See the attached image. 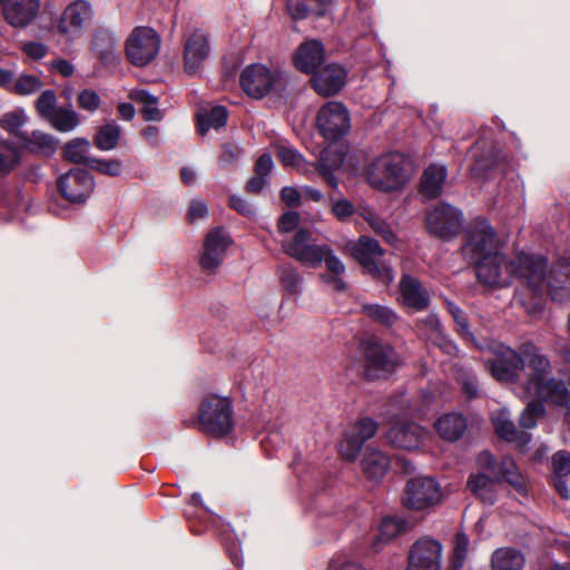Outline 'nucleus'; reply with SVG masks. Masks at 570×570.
I'll return each instance as SVG.
<instances>
[{"instance_id": "nucleus-41", "label": "nucleus", "mask_w": 570, "mask_h": 570, "mask_svg": "<svg viewBox=\"0 0 570 570\" xmlns=\"http://www.w3.org/2000/svg\"><path fill=\"white\" fill-rule=\"evenodd\" d=\"M89 146L90 142L87 138H73L62 147V157L69 163L87 166V160L91 157H87L85 153Z\"/></svg>"}, {"instance_id": "nucleus-44", "label": "nucleus", "mask_w": 570, "mask_h": 570, "mask_svg": "<svg viewBox=\"0 0 570 570\" xmlns=\"http://www.w3.org/2000/svg\"><path fill=\"white\" fill-rule=\"evenodd\" d=\"M19 161V150L6 141H0V177L9 175Z\"/></svg>"}, {"instance_id": "nucleus-61", "label": "nucleus", "mask_w": 570, "mask_h": 570, "mask_svg": "<svg viewBox=\"0 0 570 570\" xmlns=\"http://www.w3.org/2000/svg\"><path fill=\"white\" fill-rule=\"evenodd\" d=\"M24 122L22 112H7L0 118V127L9 132L20 128Z\"/></svg>"}, {"instance_id": "nucleus-6", "label": "nucleus", "mask_w": 570, "mask_h": 570, "mask_svg": "<svg viewBox=\"0 0 570 570\" xmlns=\"http://www.w3.org/2000/svg\"><path fill=\"white\" fill-rule=\"evenodd\" d=\"M361 347L364 356V375L368 381L392 374L400 363L394 347L377 337L362 341Z\"/></svg>"}, {"instance_id": "nucleus-64", "label": "nucleus", "mask_w": 570, "mask_h": 570, "mask_svg": "<svg viewBox=\"0 0 570 570\" xmlns=\"http://www.w3.org/2000/svg\"><path fill=\"white\" fill-rule=\"evenodd\" d=\"M327 570H366L362 564L356 561L346 559L342 556L333 558Z\"/></svg>"}, {"instance_id": "nucleus-35", "label": "nucleus", "mask_w": 570, "mask_h": 570, "mask_svg": "<svg viewBox=\"0 0 570 570\" xmlns=\"http://www.w3.org/2000/svg\"><path fill=\"white\" fill-rule=\"evenodd\" d=\"M228 110L226 107L217 105L209 111L197 115V130L204 136L210 128L219 129L226 126Z\"/></svg>"}, {"instance_id": "nucleus-34", "label": "nucleus", "mask_w": 570, "mask_h": 570, "mask_svg": "<svg viewBox=\"0 0 570 570\" xmlns=\"http://www.w3.org/2000/svg\"><path fill=\"white\" fill-rule=\"evenodd\" d=\"M492 570H522L524 556L513 548H499L491 557Z\"/></svg>"}, {"instance_id": "nucleus-10", "label": "nucleus", "mask_w": 570, "mask_h": 570, "mask_svg": "<svg viewBox=\"0 0 570 570\" xmlns=\"http://www.w3.org/2000/svg\"><path fill=\"white\" fill-rule=\"evenodd\" d=\"M463 220L460 209L448 203H440L426 212L425 228L430 235L441 240H450L462 232Z\"/></svg>"}, {"instance_id": "nucleus-7", "label": "nucleus", "mask_w": 570, "mask_h": 570, "mask_svg": "<svg viewBox=\"0 0 570 570\" xmlns=\"http://www.w3.org/2000/svg\"><path fill=\"white\" fill-rule=\"evenodd\" d=\"M351 252L365 274L382 284L389 285L392 283L394 277L392 268L376 259V257H382L385 254L376 239L363 235L352 246Z\"/></svg>"}, {"instance_id": "nucleus-11", "label": "nucleus", "mask_w": 570, "mask_h": 570, "mask_svg": "<svg viewBox=\"0 0 570 570\" xmlns=\"http://www.w3.org/2000/svg\"><path fill=\"white\" fill-rule=\"evenodd\" d=\"M316 127L325 140L330 142L340 141L351 129L348 109L340 101L326 102L317 112Z\"/></svg>"}, {"instance_id": "nucleus-50", "label": "nucleus", "mask_w": 570, "mask_h": 570, "mask_svg": "<svg viewBox=\"0 0 570 570\" xmlns=\"http://www.w3.org/2000/svg\"><path fill=\"white\" fill-rule=\"evenodd\" d=\"M276 156L284 166L299 168L304 163V156L293 147L281 145L276 149Z\"/></svg>"}, {"instance_id": "nucleus-24", "label": "nucleus", "mask_w": 570, "mask_h": 570, "mask_svg": "<svg viewBox=\"0 0 570 570\" xmlns=\"http://www.w3.org/2000/svg\"><path fill=\"white\" fill-rule=\"evenodd\" d=\"M399 289L404 305L415 311H425L430 305V297L421 282L410 274H403Z\"/></svg>"}, {"instance_id": "nucleus-33", "label": "nucleus", "mask_w": 570, "mask_h": 570, "mask_svg": "<svg viewBox=\"0 0 570 570\" xmlns=\"http://www.w3.org/2000/svg\"><path fill=\"white\" fill-rule=\"evenodd\" d=\"M326 271L320 274L321 279L334 292L343 293L347 289V284L343 279L345 265L336 255H328L325 259Z\"/></svg>"}, {"instance_id": "nucleus-5", "label": "nucleus", "mask_w": 570, "mask_h": 570, "mask_svg": "<svg viewBox=\"0 0 570 570\" xmlns=\"http://www.w3.org/2000/svg\"><path fill=\"white\" fill-rule=\"evenodd\" d=\"M501 246L494 227L484 217L470 222L464 230L461 253L469 264H473Z\"/></svg>"}, {"instance_id": "nucleus-63", "label": "nucleus", "mask_w": 570, "mask_h": 570, "mask_svg": "<svg viewBox=\"0 0 570 570\" xmlns=\"http://www.w3.org/2000/svg\"><path fill=\"white\" fill-rule=\"evenodd\" d=\"M273 166L274 164L272 155L268 153H264L257 158L254 166V173L255 175L267 179V177L272 173Z\"/></svg>"}, {"instance_id": "nucleus-39", "label": "nucleus", "mask_w": 570, "mask_h": 570, "mask_svg": "<svg viewBox=\"0 0 570 570\" xmlns=\"http://www.w3.org/2000/svg\"><path fill=\"white\" fill-rule=\"evenodd\" d=\"M120 135V127L115 122H108L98 128L94 137V145L99 150H111L118 145Z\"/></svg>"}, {"instance_id": "nucleus-62", "label": "nucleus", "mask_w": 570, "mask_h": 570, "mask_svg": "<svg viewBox=\"0 0 570 570\" xmlns=\"http://www.w3.org/2000/svg\"><path fill=\"white\" fill-rule=\"evenodd\" d=\"M332 212L340 220H346L355 213L354 205L347 199H341L333 204Z\"/></svg>"}, {"instance_id": "nucleus-56", "label": "nucleus", "mask_w": 570, "mask_h": 570, "mask_svg": "<svg viewBox=\"0 0 570 570\" xmlns=\"http://www.w3.org/2000/svg\"><path fill=\"white\" fill-rule=\"evenodd\" d=\"M77 101L79 108L90 112L96 111L101 102L99 95L92 89L81 90L78 95Z\"/></svg>"}, {"instance_id": "nucleus-1", "label": "nucleus", "mask_w": 570, "mask_h": 570, "mask_svg": "<svg viewBox=\"0 0 570 570\" xmlns=\"http://www.w3.org/2000/svg\"><path fill=\"white\" fill-rule=\"evenodd\" d=\"M480 283L490 287H508L515 278L512 305L522 308L528 315L534 314V255L518 253L513 259L495 249L472 264Z\"/></svg>"}, {"instance_id": "nucleus-58", "label": "nucleus", "mask_w": 570, "mask_h": 570, "mask_svg": "<svg viewBox=\"0 0 570 570\" xmlns=\"http://www.w3.org/2000/svg\"><path fill=\"white\" fill-rule=\"evenodd\" d=\"M242 149L233 144V142H225L222 145V153L218 158V163L222 167H227L229 165H233L240 156Z\"/></svg>"}, {"instance_id": "nucleus-43", "label": "nucleus", "mask_w": 570, "mask_h": 570, "mask_svg": "<svg viewBox=\"0 0 570 570\" xmlns=\"http://www.w3.org/2000/svg\"><path fill=\"white\" fill-rule=\"evenodd\" d=\"M362 313L383 326H392L397 321V315L393 309L380 304H364Z\"/></svg>"}, {"instance_id": "nucleus-17", "label": "nucleus", "mask_w": 570, "mask_h": 570, "mask_svg": "<svg viewBox=\"0 0 570 570\" xmlns=\"http://www.w3.org/2000/svg\"><path fill=\"white\" fill-rule=\"evenodd\" d=\"M441 543L430 538H423L411 547L406 570H441Z\"/></svg>"}, {"instance_id": "nucleus-37", "label": "nucleus", "mask_w": 570, "mask_h": 570, "mask_svg": "<svg viewBox=\"0 0 570 570\" xmlns=\"http://www.w3.org/2000/svg\"><path fill=\"white\" fill-rule=\"evenodd\" d=\"M554 487L562 498H569V489L563 478L570 474V453L559 451L552 458Z\"/></svg>"}, {"instance_id": "nucleus-2", "label": "nucleus", "mask_w": 570, "mask_h": 570, "mask_svg": "<svg viewBox=\"0 0 570 570\" xmlns=\"http://www.w3.org/2000/svg\"><path fill=\"white\" fill-rule=\"evenodd\" d=\"M485 367L490 374L501 383H523V392L528 397L527 406L519 417V424L523 429L534 426V344L527 342L519 351L505 345H499L494 350V357L485 361Z\"/></svg>"}, {"instance_id": "nucleus-40", "label": "nucleus", "mask_w": 570, "mask_h": 570, "mask_svg": "<svg viewBox=\"0 0 570 570\" xmlns=\"http://www.w3.org/2000/svg\"><path fill=\"white\" fill-rule=\"evenodd\" d=\"M328 255H334L332 248L327 245H308L307 247L301 248L299 252L295 250L293 258L309 264L312 267H317Z\"/></svg>"}, {"instance_id": "nucleus-3", "label": "nucleus", "mask_w": 570, "mask_h": 570, "mask_svg": "<svg viewBox=\"0 0 570 570\" xmlns=\"http://www.w3.org/2000/svg\"><path fill=\"white\" fill-rule=\"evenodd\" d=\"M198 429L215 439H223L234 430L233 402L227 396L206 395L197 412Z\"/></svg>"}, {"instance_id": "nucleus-22", "label": "nucleus", "mask_w": 570, "mask_h": 570, "mask_svg": "<svg viewBox=\"0 0 570 570\" xmlns=\"http://www.w3.org/2000/svg\"><path fill=\"white\" fill-rule=\"evenodd\" d=\"M39 8V0H7L3 17L11 27L26 28L38 16Z\"/></svg>"}, {"instance_id": "nucleus-29", "label": "nucleus", "mask_w": 570, "mask_h": 570, "mask_svg": "<svg viewBox=\"0 0 570 570\" xmlns=\"http://www.w3.org/2000/svg\"><path fill=\"white\" fill-rule=\"evenodd\" d=\"M361 463L366 479L379 482L389 471L391 459L380 450L367 449Z\"/></svg>"}, {"instance_id": "nucleus-14", "label": "nucleus", "mask_w": 570, "mask_h": 570, "mask_svg": "<svg viewBox=\"0 0 570 570\" xmlns=\"http://www.w3.org/2000/svg\"><path fill=\"white\" fill-rule=\"evenodd\" d=\"M537 286L539 279L546 281L551 298L563 302L570 298V257H562L549 271L547 276L548 261L546 257L537 256Z\"/></svg>"}, {"instance_id": "nucleus-47", "label": "nucleus", "mask_w": 570, "mask_h": 570, "mask_svg": "<svg viewBox=\"0 0 570 570\" xmlns=\"http://www.w3.org/2000/svg\"><path fill=\"white\" fill-rule=\"evenodd\" d=\"M36 109L41 118L49 120L58 110L56 92L50 89L42 91L36 101Z\"/></svg>"}, {"instance_id": "nucleus-26", "label": "nucleus", "mask_w": 570, "mask_h": 570, "mask_svg": "<svg viewBox=\"0 0 570 570\" xmlns=\"http://www.w3.org/2000/svg\"><path fill=\"white\" fill-rule=\"evenodd\" d=\"M492 423L500 439L514 443L518 448H523L531 440V434L525 431H519L504 410L499 411L492 419Z\"/></svg>"}, {"instance_id": "nucleus-20", "label": "nucleus", "mask_w": 570, "mask_h": 570, "mask_svg": "<svg viewBox=\"0 0 570 570\" xmlns=\"http://www.w3.org/2000/svg\"><path fill=\"white\" fill-rule=\"evenodd\" d=\"M91 49L104 67H115L120 61L119 39L108 29L99 28L94 32Z\"/></svg>"}, {"instance_id": "nucleus-30", "label": "nucleus", "mask_w": 570, "mask_h": 570, "mask_svg": "<svg viewBox=\"0 0 570 570\" xmlns=\"http://www.w3.org/2000/svg\"><path fill=\"white\" fill-rule=\"evenodd\" d=\"M498 483H500L499 476L492 478L484 473H478L469 476L466 485L484 504L493 505L497 501Z\"/></svg>"}, {"instance_id": "nucleus-53", "label": "nucleus", "mask_w": 570, "mask_h": 570, "mask_svg": "<svg viewBox=\"0 0 570 570\" xmlns=\"http://www.w3.org/2000/svg\"><path fill=\"white\" fill-rule=\"evenodd\" d=\"M315 169L332 188H337L338 180L334 174L335 167L328 164L325 151L321 154V157L316 161Z\"/></svg>"}, {"instance_id": "nucleus-15", "label": "nucleus", "mask_w": 570, "mask_h": 570, "mask_svg": "<svg viewBox=\"0 0 570 570\" xmlns=\"http://www.w3.org/2000/svg\"><path fill=\"white\" fill-rule=\"evenodd\" d=\"M56 185L59 195L66 202L83 204L95 189V179L87 169L75 167L60 175Z\"/></svg>"}, {"instance_id": "nucleus-19", "label": "nucleus", "mask_w": 570, "mask_h": 570, "mask_svg": "<svg viewBox=\"0 0 570 570\" xmlns=\"http://www.w3.org/2000/svg\"><path fill=\"white\" fill-rule=\"evenodd\" d=\"M425 435V430L413 421H394L386 432L391 446L405 451L419 449Z\"/></svg>"}, {"instance_id": "nucleus-32", "label": "nucleus", "mask_w": 570, "mask_h": 570, "mask_svg": "<svg viewBox=\"0 0 570 570\" xmlns=\"http://www.w3.org/2000/svg\"><path fill=\"white\" fill-rule=\"evenodd\" d=\"M328 0H287L286 9L294 20H302L309 14L324 17L326 14Z\"/></svg>"}, {"instance_id": "nucleus-59", "label": "nucleus", "mask_w": 570, "mask_h": 570, "mask_svg": "<svg viewBox=\"0 0 570 570\" xmlns=\"http://www.w3.org/2000/svg\"><path fill=\"white\" fill-rule=\"evenodd\" d=\"M228 205L244 217L249 218L256 215V209L253 204L240 196L232 195L229 197Z\"/></svg>"}, {"instance_id": "nucleus-45", "label": "nucleus", "mask_w": 570, "mask_h": 570, "mask_svg": "<svg viewBox=\"0 0 570 570\" xmlns=\"http://www.w3.org/2000/svg\"><path fill=\"white\" fill-rule=\"evenodd\" d=\"M444 304H445L446 311L452 316V318L456 325V333L462 338H473V334L470 331L469 321H468V317H466L464 311L460 306H458L455 303H453L449 299H445Z\"/></svg>"}, {"instance_id": "nucleus-13", "label": "nucleus", "mask_w": 570, "mask_h": 570, "mask_svg": "<svg viewBox=\"0 0 570 570\" xmlns=\"http://www.w3.org/2000/svg\"><path fill=\"white\" fill-rule=\"evenodd\" d=\"M442 498L439 482L429 476H416L407 481L402 497L409 510L422 511L438 504Z\"/></svg>"}, {"instance_id": "nucleus-4", "label": "nucleus", "mask_w": 570, "mask_h": 570, "mask_svg": "<svg viewBox=\"0 0 570 570\" xmlns=\"http://www.w3.org/2000/svg\"><path fill=\"white\" fill-rule=\"evenodd\" d=\"M368 184L380 191L401 189L409 180L406 158L402 153H389L375 158L365 169Z\"/></svg>"}, {"instance_id": "nucleus-46", "label": "nucleus", "mask_w": 570, "mask_h": 570, "mask_svg": "<svg viewBox=\"0 0 570 570\" xmlns=\"http://www.w3.org/2000/svg\"><path fill=\"white\" fill-rule=\"evenodd\" d=\"M87 167L109 177H118L122 170V164L118 159L90 158L87 160Z\"/></svg>"}, {"instance_id": "nucleus-51", "label": "nucleus", "mask_w": 570, "mask_h": 570, "mask_svg": "<svg viewBox=\"0 0 570 570\" xmlns=\"http://www.w3.org/2000/svg\"><path fill=\"white\" fill-rule=\"evenodd\" d=\"M279 277L282 286L287 293L294 295L298 292L301 276L296 268L283 266L279 271Z\"/></svg>"}, {"instance_id": "nucleus-36", "label": "nucleus", "mask_w": 570, "mask_h": 570, "mask_svg": "<svg viewBox=\"0 0 570 570\" xmlns=\"http://www.w3.org/2000/svg\"><path fill=\"white\" fill-rule=\"evenodd\" d=\"M405 529V521L395 517H384L381 521L379 533L372 541V549L375 552L381 550L382 543L397 537Z\"/></svg>"}, {"instance_id": "nucleus-55", "label": "nucleus", "mask_w": 570, "mask_h": 570, "mask_svg": "<svg viewBox=\"0 0 570 570\" xmlns=\"http://www.w3.org/2000/svg\"><path fill=\"white\" fill-rule=\"evenodd\" d=\"M377 428L379 424L372 417H363L355 425L353 434L365 443V441L375 435Z\"/></svg>"}, {"instance_id": "nucleus-57", "label": "nucleus", "mask_w": 570, "mask_h": 570, "mask_svg": "<svg viewBox=\"0 0 570 570\" xmlns=\"http://www.w3.org/2000/svg\"><path fill=\"white\" fill-rule=\"evenodd\" d=\"M312 234L306 228L298 229L293 237V240L288 243L285 247V252L291 257L295 255V250L299 252L301 248L307 247V242L309 240Z\"/></svg>"}, {"instance_id": "nucleus-25", "label": "nucleus", "mask_w": 570, "mask_h": 570, "mask_svg": "<svg viewBox=\"0 0 570 570\" xmlns=\"http://www.w3.org/2000/svg\"><path fill=\"white\" fill-rule=\"evenodd\" d=\"M91 18V7L85 0H77L70 3L61 16L58 30L67 35L71 29L79 31L87 20Z\"/></svg>"}, {"instance_id": "nucleus-23", "label": "nucleus", "mask_w": 570, "mask_h": 570, "mask_svg": "<svg viewBox=\"0 0 570 570\" xmlns=\"http://www.w3.org/2000/svg\"><path fill=\"white\" fill-rule=\"evenodd\" d=\"M324 56L323 43L318 40H308L298 46L293 62L297 70L309 75L323 63Z\"/></svg>"}, {"instance_id": "nucleus-38", "label": "nucleus", "mask_w": 570, "mask_h": 570, "mask_svg": "<svg viewBox=\"0 0 570 570\" xmlns=\"http://www.w3.org/2000/svg\"><path fill=\"white\" fill-rule=\"evenodd\" d=\"M499 161L500 155L494 148L475 154L471 174L476 178H488L490 173L497 168Z\"/></svg>"}, {"instance_id": "nucleus-27", "label": "nucleus", "mask_w": 570, "mask_h": 570, "mask_svg": "<svg viewBox=\"0 0 570 570\" xmlns=\"http://www.w3.org/2000/svg\"><path fill=\"white\" fill-rule=\"evenodd\" d=\"M17 137L19 138L22 148L31 154L48 157L53 155L57 149V139L51 135L39 130H35L31 134L20 131Z\"/></svg>"}, {"instance_id": "nucleus-60", "label": "nucleus", "mask_w": 570, "mask_h": 570, "mask_svg": "<svg viewBox=\"0 0 570 570\" xmlns=\"http://www.w3.org/2000/svg\"><path fill=\"white\" fill-rule=\"evenodd\" d=\"M299 224V215L297 212L288 210L281 215L277 222L279 233H291L297 228Z\"/></svg>"}, {"instance_id": "nucleus-49", "label": "nucleus", "mask_w": 570, "mask_h": 570, "mask_svg": "<svg viewBox=\"0 0 570 570\" xmlns=\"http://www.w3.org/2000/svg\"><path fill=\"white\" fill-rule=\"evenodd\" d=\"M42 86L41 80L37 76L20 75L13 85V92L26 96L36 92Z\"/></svg>"}, {"instance_id": "nucleus-16", "label": "nucleus", "mask_w": 570, "mask_h": 570, "mask_svg": "<svg viewBox=\"0 0 570 570\" xmlns=\"http://www.w3.org/2000/svg\"><path fill=\"white\" fill-rule=\"evenodd\" d=\"M311 75L312 88L325 98L337 95L346 85L347 71L340 63L320 66Z\"/></svg>"}, {"instance_id": "nucleus-42", "label": "nucleus", "mask_w": 570, "mask_h": 570, "mask_svg": "<svg viewBox=\"0 0 570 570\" xmlns=\"http://www.w3.org/2000/svg\"><path fill=\"white\" fill-rule=\"evenodd\" d=\"M48 121L60 132H69L80 122L79 116L76 111L63 107H58V110Z\"/></svg>"}, {"instance_id": "nucleus-8", "label": "nucleus", "mask_w": 570, "mask_h": 570, "mask_svg": "<svg viewBox=\"0 0 570 570\" xmlns=\"http://www.w3.org/2000/svg\"><path fill=\"white\" fill-rule=\"evenodd\" d=\"M239 85L248 97L259 100L273 91H281L284 81L279 72L262 63H252L240 72Z\"/></svg>"}, {"instance_id": "nucleus-54", "label": "nucleus", "mask_w": 570, "mask_h": 570, "mask_svg": "<svg viewBox=\"0 0 570 570\" xmlns=\"http://www.w3.org/2000/svg\"><path fill=\"white\" fill-rule=\"evenodd\" d=\"M363 445L364 442L352 433L342 442L341 454L346 460L354 461L362 451Z\"/></svg>"}, {"instance_id": "nucleus-31", "label": "nucleus", "mask_w": 570, "mask_h": 570, "mask_svg": "<svg viewBox=\"0 0 570 570\" xmlns=\"http://www.w3.org/2000/svg\"><path fill=\"white\" fill-rule=\"evenodd\" d=\"M466 420L459 413H446L435 422L440 438L450 442L460 440L466 430Z\"/></svg>"}, {"instance_id": "nucleus-52", "label": "nucleus", "mask_w": 570, "mask_h": 570, "mask_svg": "<svg viewBox=\"0 0 570 570\" xmlns=\"http://www.w3.org/2000/svg\"><path fill=\"white\" fill-rule=\"evenodd\" d=\"M469 538L464 533H458L454 540L452 567L460 570L468 554Z\"/></svg>"}, {"instance_id": "nucleus-12", "label": "nucleus", "mask_w": 570, "mask_h": 570, "mask_svg": "<svg viewBox=\"0 0 570 570\" xmlns=\"http://www.w3.org/2000/svg\"><path fill=\"white\" fill-rule=\"evenodd\" d=\"M159 48L160 37L153 28L136 27L126 40L125 53L131 65L145 67L156 58Z\"/></svg>"}, {"instance_id": "nucleus-48", "label": "nucleus", "mask_w": 570, "mask_h": 570, "mask_svg": "<svg viewBox=\"0 0 570 570\" xmlns=\"http://www.w3.org/2000/svg\"><path fill=\"white\" fill-rule=\"evenodd\" d=\"M487 456V466L491 471H495L499 468V474L497 476L500 478V482L504 480L507 476L518 472V468L513 459L510 456H503L501 460V463L498 464L494 456H492L490 453H484Z\"/></svg>"}, {"instance_id": "nucleus-21", "label": "nucleus", "mask_w": 570, "mask_h": 570, "mask_svg": "<svg viewBox=\"0 0 570 570\" xmlns=\"http://www.w3.org/2000/svg\"><path fill=\"white\" fill-rule=\"evenodd\" d=\"M209 55V41L202 31L193 32L184 47V68L187 75H195Z\"/></svg>"}, {"instance_id": "nucleus-9", "label": "nucleus", "mask_w": 570, "mask_h": 570, "mask_svg": "<svg viewBox=\"0 0 570 570\" xmlns=\"http://www.w3.org/2000/svg\"><path fill=\"white\" fill-rule=\"evenodd\" d=\"M549 361L537 355V417L543 415L546 406L560 405L567 409L566 416L570 425V393L562 381L544 380L538 372H544Z\"/></svg>"}, {"instance_id": "nucleus-28", "label": "nucleus", "mask_w": 570, "mask_h": 570, "mask_svg": "<svg viewBox=\"0 0 570 570\" xmlns=\"http://www.w3.org/2000/svg\"><path fill=\"white\" fill-rule=\"evenodd\" d=\"M448 170L441 165H430L424 169L419 191L423 197L435 199L441 196Z\"/></svg>"}, {"instance_id": "nucleus-18", "label": "nucleus", "mask_w": 570, "mask_h": 570, "mask_svg": "<svg viewBox=\"0 0 570 570\" xmlns=\"http://www.w3.org/2000/svg\"><path fill=\"white\" fill-rule=\"evenodd\" d=\"M229 244V236L223 227L210 229L205 237L204 252L199 259L202 269L206 273L215 272L223 263Z\"/></svg>"}]
</instances>
